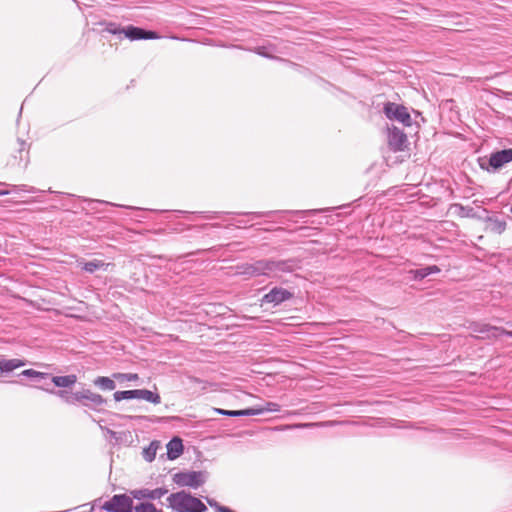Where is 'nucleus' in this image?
I'll list each match as a JSON object with an SVG mask.
<instances>
[{"label": "nucleus", "mask_w": 512, "mask_h": 512, "mask_svg": "<svg viewBox=\"0 0 512 512\" xmlns=\"http://www.w3.org/2000/svg\"><path fill=\"white\" fill-rule=\"evenodd\" d=\"M167 501L169 506L177 512H204L207 509L200 499L184 491L172 493Z\"/></svg>", "instance_id": "1"}, {"label": "nucleus", "mask_w": 512, "mask_h": 512, "mask_svg": "<svg viewBox=\"0 0 512 512\" xmlns=\"http://www.w3.org/2000/svg\"><path fill=\"white\" fill-rule=\"evenodd\" d=\"M58 395L67 403H84L87 401L95 406H101L105 403V399L102 397V395L95 393L90 389L78 391L71 395H67L65 391H59Z\"/></svg>", "instance_id": "2"}, {"label": "nucleus", "mask_w": 512, "mask_h": 512, "mask_svg": "<svg viewBox=\"0 0 512 512\" xmlns=\"http://www.w3.org/2000/svg\"><path fill=\"white\" fill-rule=\"evenodd\" d=\"M113 397L117 402L125 399H143L153 404H159L161 402L159 394L146 389L117 391L114 393Z\"/></svg>", "instance_id": "3"}, {"label": "nucleus", "mask_w": 512, "mask_h": 512, "mask_svg": "<svg viewBox=\"0 0 512 512\" xmlns=\"http://www.w3.org/2000/svg\"><path fill=\"white\" fill-rule=\"evenodd\" d=\"M384 113L390 120H396L407 127L412 125L411 115L407 107L403 105L394 102H388L384 105Z\"/></svg>", "instance_id": "4"}, {"label": "nucleus", "mask_w": 512, "mask_h": 512, "mask_svg": "<svg viewBox=\"0 0 512 512\" xmlns=\"http://www.w3.org/2000/svg\"><path fill=\"white\" fill-rule=\"evenodd\" d=\"M281 409L280 405L274 402H267L264 407L260 408H248L243 410H224V409H216V412L221 415L226 416H250V415H259L263 412H279Z\"/></svg>", "instance_id": "5"}, {"label": "nucleus", "mask_w": 512, "mask_h": 512, "mask_svg": "<svg viewBox=\"0 0 512 512\" xmlns=\"http://www.w3.org/2000/svg\"><path fill=\"white\" fill-rule=\"evenodd\" d=\"M173 481L181 487L197 488L204 482L202 472L187 471L174 474Z\"/></svg>", "instance_id": "6"}, {"label": "nucleus", "mask_w": 512, "mask_h": 512, "mask_svg": "<svg viewBox=\"0 0 512 512\" xmlns=\"http://www.w3.org/2000/svg\"><path fill=\"white\" fill-rule=\"evenodd\" d=\"M132 499L124 494L114 495L110 500L102 505V509L108 512H131Z\"/></svg>", "instance_id": "7"}, {"label": "nucleus", "mask_w": 512, "mask_h": 512, "mask_svg": "<svg viewBox=\"0 0 512 512\" xmlns=\"http://www.w3.org/2000/svg\"><path fill=\"white\" fill-rule=\"evenodd\" d=\"M388 146L393 152H401L407 148V135L398 127L393 126L388 130Z\"/></svg>", "instance_id": "8"}, {"label": "nucleus", "mask_w": 512, "mask_h": 512, "mask_svg": "<svg viewBox=\"0 0 512 512\" xmlns=\"http://www.w3.org/2000/svg\"><path fill=\"white\" fill-rule=\"evenodd\" d=\"M292 297L293 294L290 291L281 287H275L269 293L264 295L262 302L278 305L286 300L291 299Z\"/></svg>", "instance_id": "9"}, {"label": "nucleus", "mask_w": 512, "mask_h": 512, "mask_svg": "<svg viewBox=\"0 0 512 512\" xmlns=\"http://www.w3.org/2000/svg\"><path fill=\"white\" fill-rule=\"evenodd\" d=\"M123 34L130 40L140 39H158L159 35L154 31H146L142 28L135 26H128L123 28Z\"/></svg>", "instance_id": "10"}, {"label": "nucleus", "mask_w": 512, "mask_h": 512, "mask_svg": "<svg viewBox=\"0 0 512 512\" xmlns=\"http://www.w3.org/2000/svg\"><path fill=\"white\" fill-rule=\"evenodd\" d=\"M511 161L512 149H504L491 154L489 158V167L493 170H497Z\"/></svg>", "instance_id": "11"}, {"label": "nucleus", "mask_w": 512, "mask_h": 512, "mask_svg": "<svg viewBox=\"0 0 512 512\" xmlns=\"http://www.w3.org/2000/svg\"><path fill=\"white\" fill-rule=\"evenodd\" d=\"M79 266L82 270L88 273H94L98 270H107L109 266H111L110 263H105L102 260L93 259L90 261L85 262H79Z\"/></svg>", "instance_id": "12"}, {"label": "nucleus", "mask_w": 512, "mask_h": 512, "mask_svg": "<svg viewBox=\"0 0 512 512\" xmlns=\"http://www.w3.org/2000/svg\"><path fill=\"white\" fill-rule=\"evenodd\" d=\"M183 453V443L179 437H174L167 444V456L170 460L178 458Z\"/></svg>", "instance_id": "13"}, {"label": "nucleus", "mask_w": 512, "mask_h": 512, "mask_svg": "<svg viewBox=\"0 0 512 512\" xmlns=\"http://www.w3.org/2000/svg\"><path fill=\"white\" fill-rule=\"evenodd\" d=\"M24 365L25 362L21 359H2L0 360V371L1 373H9Z\"/></svg>", "instance_id": "14"}, {"label": "nucleus", "mask_w": 512, "mask_h": 512, "mask_svg": "<svg viewBox=\"0 0 512 512\" xmlns=\"http://www.w3.org/2000/svg\"><path fill=\"white\" fill-rule=\"evenodd\" d=\"M167 492L168 491L163 488H157L154 490L145 489V490L133 492V496L137 499H140V498L158 499V498L162 497L163 495H165Z\"/></svg>", "instance_id": "15"}, {"label": "nucleus", "mask_w": 512, "mask_h": 512, "mask_svg": "<svg viewBox=\"0 0 512 512\" xmlns=\"http://www.w3.org/2000/svg\"><path fill=\"white\" fill-rule=\"evenodd\" d=\"M52 382L56 387H71L77 382V376L75 374H70L66 376H53Z\"/></svg>", "instance_id": "16"}, {"label": "nucleus", "mask_w": 512, "mask_h": 512, "mask_svg": "<svg viewBox=\"0 0 512 512\" xmlns=\"http://www.w3.org/2000/svg\"><path fill=\"white\" fill-rule=\"evenodd\" d=\"M440 272V268L436 265H432V266H428V267H425V268H422V269H417V270H412L410 271V273L413 274V277L414 279H424L425 277H427L428 275L430 274H433V273H438Z\"/></svg>", "instance_id": "17"}, {"label": "nucleus", "mask_w": 512, "mask_h": 512, "mask_svg": "<svg viewBox=\"0 0 512 512\" xmlns=\"http://www.w3.org/2000/svg\"><path fill=\"white\" fill-rule=\"evenodd\" d=\"M485 230L500 234L505 230V223L488 218L485 222Z\"/></svg>", "instance_id": "18"}, {"label": "nucleus", "mask_w": 512, "mask_h": 512, "mask_svg": "<svg viewBox=\"0 0 512 512\" xmlns=\"http://www.w3.org/2000/svg\"><path fill=\"white\" fill-rule=\"evenodd\" d=\"M94 385L99 387L102 390H114L115 389V382L113 379L106 377V376H99L94 380Z\"/></svg>", "instance_id": "19"}, {"label": "nucleus", "mask_w": 512, "mask_h": 512, "mask_svg": "<svg viewBox=\"0 0 512 512\" xmlns=\"http://www.w3.org/2000/svg\"><path fill=\"white\" fill-rule=\"evenodd\" d=\"M294 269L292 260L273 261V272H291Z\"/></svg>", "instance_id": "20"}, {"label": "nucleus", "mask_w": 512, "mask_h": 512, "mask_svg": "<svg viewBox=\"0 0 512 512\" xmlns=\"http://www.w3.org/2000/svg\"><path fill=\"white\" fill-rule=\"evenodd\" d=\"M258 262V272L260 275H269L273 272V261L272 260H259Z\"/></svg>", "instance_id": "21"}, {"label": "nucleus", "mask_w": 512, "mask_h": 512, "mask_svg": "<svg viewBox=\"0 0 512 512\" xmlns=\"http://www.w3.org/2000/svg\"><path fill=\"white\" fill-rule=\"evenodd\" d=\"M240 273L249 277L260 276V272H258V262L256 261L252 264L244 265Z\"/></svg>", "instance_id": "22"}, {"label": "nucleus", "mask_w": 512, "mask_h": 512, "mask_svg": "<svg viewBox=\"0 0 512 512\" xmlns=\"http://www.w3.org/2000/svg\"><path fill=\"white\" fill-rule=\"evenodd\" d=\"M113 378L118 381H137L139 379L138 374L136 373H114Z\"/></svg>", "instance_id": "23"}, {"label": "nucleus", "mask_w": 512, "mask_h": 512, "mask_svg": "<svg viewBox=\"0 0 512 512\" xmlns=\"http://www.w3.org/2000/svg\"><path fill=\"white\" fill-rule=\"evenodd\" d=\"M135 511L136 512H162V510L157 509L154 504L149 503V502L140 503L139 505H137L135 507Z\"/></svg>", "instance_id": "24"}, {"label": "nucleus", "mask_w": 512, "mask_h": 512, "mask_svg": "<svg viewBox=\"0 0 512 512\" xmlns=\"http://www.w3.org/2000/svg\"><path fill=\"white\" fill-rule=\"evenodd\" d=\"M22 375L24 376H28V377H45L46 376V373H43V372H39V371H36L34 369H26L24 371H22L21 373Z\"/></svg>", "instance_id": "25"}, {"label": "nucleus", "mask_w": 512, "mask_h": 512, "mask_svg": "<svg viewBox=\"0 0 512 512\" xmlns=\"http://www.w3.org/2000/svg\"><path fill=\"white\" fill-rule=\"evenodd\" d=\"M106 31L111 34H121L123 33V28L116 26L114 23H108L106 26Z\"/></svg>", "instance_id": "26"}, {"label": "nucleus", "mask_w": 512, "mask_h": 512, "mask_svg": "<svg viewBox=\"0 0 512 512\" xmlns=\"http://www.w3.org/2000/svg\"><path fill=\"white\" fill-rule=\"evenodd\" d=\"M328 424H330V422H328V423H304V424H297V425H295V427L309 428V427H315V426H326Z\"/></svg>", "instance_id": "27"}, {"label": "nucleus", "mask_w": 512, "mask_h": 512, "mask_svg": "<svg viewBox=\"0 0 512 512\" xmlns=\"http://www.w3.org/2000/svg\"><path fill=\"white\" fill-rule=\"evenodd\" d=\"M154 456H155V450L152 451L151 447L148 450H146V459L148 461H152Z\"/></svg>", "instance_id": "28"}, {"label": "nucleus", "mask_w": 512, "mask_h": 512, "mask_svg": "<svg viewBox=\"0 0 512 512\" xmlns=\"http://www.w3.org/2000/svg\"><path fill=\"white\" fill-rule=\"evenodd\" d=\"M218 512H232V511L226 507H221V508H219Z\"/></svg>", "instance_id": "29"}, {"label": "nucleus", "mask_w": 512, "mask_h": 512, "mask_svg": "<svg viewBox=\"0 0 512 512\" xmlns=\"http://www.w3.org/2000/svg\"><path fill=\"white\" fill-rule=\"evenodd\" d=\"M24 150H25V143H24V142H22V143H21V149H20V152H22V151H24Z\"/></svg>", "instance_id": "30"}, {"label": "nucleus", "mask_w": 512, "mask_h": 512, "mask_svg": "<svg viewBox=\"0 0 512 512\" xmlns=\"http://www.w3.org/2000/svg\"><path fill=\"white\" fill-rule=\"evenodd\" d=\"M506 333H507L509 336H511V337H512V331H508V332H506Z\"/></svg>", "instance_id": "31"}]
</instances>
